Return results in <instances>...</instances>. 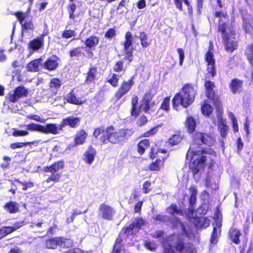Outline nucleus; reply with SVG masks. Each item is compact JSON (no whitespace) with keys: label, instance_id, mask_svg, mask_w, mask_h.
<instances>
[{"label":"nucleus","instance_id":"f257e3e1","mask_svg":"<svg viewBox=\"0 0 253 253\" xmlns=\"http://www.w3.org/2000/svg\"><path fill=\"white\" fill-rule=\"evenodd\" d=\"M193 142L191 147L188 150L186 159L192 161L194 156L201 154H208L216 157V152L211 148L216 142L215 137L206 132H195L192 136Z\"/></svg>","mask_w":253,"mask_h":253},{"label":"nucleus","instance_id":"f03ea898","mask_svg":"<svg viewBox=\"0 0 253 253\" xmlns=\"http://www.w3.org/2000/svg\"><path fill=\"white\" fill-rule=\"evenodd\" d=\"M102 134L99 138L102 145L110 142L112 144H121L128 139L133 133L131 128H122L116 130L113 125L109 126L106 128L101 126L94 129L93 136L98 139V136Z\"/></svg>","mask_w":253,"mask_h":253},{"label":"nucleus","instance_id":"7ed1b4c3","mask_svg":"<svg viewBox=\"0 0 253 253\" xmlns=\"http://www.w3.org/2000/svg\"><path fill=\"white\" fill-rule=\"evenodd\" d=\"M196 93L193 84L189 83L185 84L172 99L173 108L178 111L179 105L188 108L194 101Z\"/></svg>","mask_w":253,"mask_h":253},{"label":"nucleus","instance_id":"20e7f679","mask_svg":"<svg viewBox=\"0 0 253 253\" xmlns=\"http://www.w3.org/2000/svg\"><path fill=\"white\" fill-rule=\"evenodd\" d=\"M219 33H220L222 36V41L225 50L232 52L238 48V42L231 40V38L236 34L234 30L230 28L229 32H227L226 30H225L224 26L222 25L219 28Z\"/></svg>","mask_w":253,"mask_h":253},{"label":"nucleus","instance_id":"39448f33","mask_svg":"<svg viewBox=\"0 0 253 253\" xmlns=\"http://www.w3.org/2000/svg\"><path fill=\"white\" fill-rule=\"evenodd\" d=\"M64 167L65 162L63 160L55 162L50 166L44 167L43 170L44 172L51 173V175L48 177L45 181L47 183H50L51 181L59 182L61 174L58 171L63 169Z\"/></svg>","mask_w":253,"mask_h":253},{"label":"nucleus","instance_id":"423d86ee","mask_svg":"<svg viewBox=\"0 0 253 253\" xmlns=\"http://www.w3.org/2000/svg\"><path fill=\"white\" fill-rule=\"evenodd\" d=\"M26 128L28 130L39 131L44 134H57L59 133L58 127L55 124H48L45 126H42L40 124L31 123L26 125Z\"/></svg>","mask_w":253,"mask_h":253},{"label":"nucleus","instance_id":"0eeeda50","mask_svg":"<svg viewBox=\"0 0 253 253\" xmlns=\"http://www.w3.org/2000/svg\"><path fill=\"white\" fill-rule=\"evenodd\" d=\"M133 38L130 32L127 31L125 36V41L123 42L124 52L125 56L124 60H128L131 62L133 60V52L134 48L132 47Z\"/></svg>","mask_w":253,"mask_h":253},{"label":"nucleus","instance_id":"6e6552de","mask_svg":"<svg viewBox=\"0 0 253 253\" xmlns=\"http://www.w3.org/2000/svg\"><path fill=\"white\" fill-rule=\"evenodd\" d=\"M213 45L212 42H210V45L208 51L205 55V60L207 62V71L212 78L215 77L216 74V68L215 65V59L214 58V54L212 52Z\"/></svg>","mask_w":253,"mask_h":253},{"label":"nucleus","instance_id":"1a4fd4ad","mask_svg":"<svg viewBox=\"0 0 253 253\" xmlns=\"http://www.w3.org/2000/svg\"><path fill=\"white\" fill-rule=\"evenodd\" d=\"M134 76H132L127 81H123L114 94V97L119 100L125 94L127 93L134 84Z\"/></svg>","mask_w":253,"mask_h":253},{"label":"nucleus","instance_id":"9d476101","mask_svg":"<svg viewBox=\"0 0 253 253\" xmlns=\"http://www.w3.org/2000/svg\"><path fill=\"white\" fill-rule=\"evenodd\" d=\"M21 25L23 31L33 30L34 29V25L32 19L27 18L26 13H23L21 11H16L13 13Z\"/></svg>","mask_w":253,"mask_h":253},{"label":"nucleus","instance_id":"9b49d317","mask_svg":"<svg viewBox=\"0 0 253 253\" xmlns=\"http://www.w3.org/2000/svg\"><path fill=\"white\" fill-rule=\"evenodd\" d=\"M204 86L206 96L208 99L212 101L219 98V96L216 94L215 90L216 86L213 82L206 79L204 81Z\"/></svg>","mask_w":253,"mask_h":253},{"label":"nucleus","instance_id":"f8f14e48","mask_svg":"<svg viewBox=\"0 0 253 253\" xmlns=\"http://www.w3.org/2000/svg\"><path fill=\"white\" fill-rule=\"evenodd\" d=\"M154 94L151 90L146 92L143 96L140 108L145 113H148L150 110L151 106L154 105V102H152Z\"/></svg>","mask_w":253,"mask_h":253},{"label":"nucleus","instance_id":"ddd939ff","mask_svg":"<svg viewBox=\"0 0 253 253\" xmlns=\"http://www.w3.org/2000/svg\"><path fill=\"white\" fill-rule=\"evenodd\" d=\"M28 93V90L24 86L22 85L18 86L14 89L13 93L8 94V100L11 102L15 103L19 99L27 96Z\"/></svg>","mask_w":253,"mask_h":253},{"label":"nucleus","instance_id":"4468645a","mask_svg":"<svg viewBox=\"0 0 253 253\" xmlns=\"http://www.w3.org/2000/svg\"><path fill=\"white\" fill-rule=\"evenodd\" d=\"M65 100L70 104L76 105H82L87 101L84 95L77 96L76 92L72 89L66 96Z\"/></svg>","mask_w":253,"mask_h":253},{"label":"nucleus","instance_id":"2eb2a0df","mask_svg":"<svg viewBox=\"0 0 253 253\" xmlns=\"http://www.w3.org/2000/svg\"><path fill=\"white\" fill-rule=\"evenodd\" d=\"M191 246V243H185L184 239L178 235L174 244L173 248L179 253H188L190 251Z\"/></svg>","mask_w":253,"mask_h":253},{"label":"nucleus","instance_id":"dca6fc26","mask_svg":"<svg viewBox=\"0 0 253 253\" xmlns=\"http://www.w3.org/2000/svg\"><path fill=\"white\" fill-rule=\"evenodd\" d=\"M102 218L107 220H112L115 213V211L111 206L103 203L99 208Z\"/></svg>","mask_w":253,"mask_h":253},{"label":"nucleus","instance_id":"f3484780","mask_svg":"<svg viewBox=\"0 0 253 253\" xmlns=\"http://www.w3.org/2000/svg\"><path fill=\"white\" fill-rule=\"evenodd\" d=\"M81 118L79 117H73L72 116L66 117L63 119L59 125L60 127H58V130H62V127L64 126H69L72 128H76L79 126Z\"/></svg>","mask_w":253,"mask_h":253},{"label":"nucleus","instance_id":"a211bd4d","mask_svg":"<svg viewBox=\"0 0 253 253\" xmlns=\"http://www.w3.org/2000/svg\"><path fill=\"white\" fill-rule=\"evenodd\" d=\"M60 59L56 55H52L45 61L43 64V68L48 71L55 70L59 66Z\"/></svg>","mask_w":253,"mask_h":253},{"label":"nucleus","instance_id":"6ab92c4d","mask_svg":"<svg viewBox=\"0 0 253 253\" xmlns=\"http://www.w3.org/2000/svg\"><path fill=\"white\" fill-rule=\"evenodd\" d=\"M207 161V156L205 155H202L196 160H194L189 165V168L192 171L193 175L194 176L199 171L200 165L203 166L205 165Z\"/></svg>","mask_w":253,"mask_h":253},{"label":"nucleus","instance_id":"aec40b11","mask_svg":"<svg viewBox=\"0 0 253 253\" xmlns=\"http://www.w3.org/2000/svg\"><path fill=\"white\" fill-rule=\"evenodd\" d=\"M243 81L233 78L229 83V87L233 94H240L243 90Z\"/></svg>","mask_w":253,"mask_h":253},{"label":"nucleus","instance_id":"412c9836","mask_svg":"<svg viewBox=\"0 0 253 253\" xmlns=\"http://www.w3.org/2000/svg\"><path fill=\"white\" fill-rule=\"evenodd\" d=\"M96 151L92 145H89L84 153L83 160L88 165H91L96 156Z\"/></svg>","mask_w":253,"mask_h":253},{"label":"nucleus","instance_id":"4be33fe9","mask_svg":"<svg viewBox=\"0 0 253 253\" xmlns=\"http://www.w3.org/2000/svg\"><path fill=\"white\" fill-rule=\"evenodd\" d=\"M229 129V126L227 124L226 120L224 119L222 117H219L217 120V129L222 138H226Z\"/></svg>","mask_w":253,"mask_h":253},{"label":"nucleus","instance_id":"5701e85b","mask_svg":"<svg viewBox=\"0 0 253 253\" xmlns=\"http://www.w3.org/2000/svg\"><path fill=\"white\" fill-rule=\"evenodd\" d=\"M183 135L180 131H177L166 141V146H173L179 144L183 139Z\"/></svg>","mask_w":253,"mask_h":253},{"label":"nucleus","instance_id":"b1692460","mask_svg":"<svg viewBox=\"0 0 253 253\" xmlns=\"http://www.w3.org/2000/svg\"><path fill=\"white\" fill-rule=\"evenodd\" d=\"M213 16L214 18H219L217 27L218 32H219V28L220 26L224 25L225 27V30H227L228 28L227 24L225 22L223 21V19L224 20H229V16L228 13L227 12H223L222 10L216 11L213 14Z\"/></svg>","mask_w":253,"mask_h":253},{"label":"nucleus","instance_id":"393cba45","mask_svg":"<svg viewBox=\"0 0 253 253\" xmlns=\"http://www.w3.org/2000/svg\"><path fill=\"white\" fill-rule=\"evenodd\" d=\"M222 226L221 219H217L215 222V226L213 227L210 241L211 244H216L217 242L218 233L219 235L221 232V227Z\"/></svg>","mask_w":253,"mask_h":253},{"label":"nucleus","instance_id":"a878e982","mask_svg":"<svg viewBox=\"0 0 253 253\" xmlns=\"http://www.w3.org/2000/svg\"><path fill=\"white\" fill-rule=\"evenodd\" d=\"M62 81L58 78H53L50 79L49 83V90L51 93V95H55L57 93L58 89L62 85Z\"/></svg>","mask_w":253,"mask_h":253},{"label":"nucleus","instance_id":"bb28decb","mask_svg":"<svg viewBox=\"0 0 253 253\" xmlns=\"http://www.w3.org/2000/svg\"><path fill=\"white\" fill-rule=\"evenodd\" d=\"M241 235V231L239 229L233 227L230 228L228 233L229 239L236 245L240 243V237Z\"/></svg>","mask_w":253,"mask_h":253},{"label":"nucleus","instance_id":"cd10ccee","mask_svg":"<svg viewBox=\"0 0 253 253\" xmlns=\"http://www.w3.org/2000/svg\"><path fill=\"white\" fill-rule=\"evenodd\" d=\"M87 136V133L84 129H81L77 131L74 138V146L81 145L84 144Z\"/></svg>","mask_w":253,"mask_h":253},{"label":"nucleus","instance_id":"c85d7f7f","mask_svg":"<svg viewBox=\"0 0 253 253\" xmlns=\"http://www.w3.org/2000/svg\"><path fill=\"white\" fill-rule=\"evenodd\" d=\"M97 73V67L94 66H91L87 71L85 75L84 83L90 84L94 82L97 79L96 76Z\"/></svg>","mask_w":253,"mask_h":253},{"label":"nucleus","instance_id":"c756f323","mask_svg":"<svg viewBox=\"0 0 253 253\" xmlns=\"http://www.w3.org/2000/svg\"><path fill=\"white\" fill-rule=\"evenodd\" d=\"M173 1L175 7L179 11H182L183 10L182 5L183 3L187 6V11L189 15L190 16L193 15V7L191 5L189 0H173Z\"/></svg>","mask_w":253,"mask_h":253},{"label":"nucleus","instance_id":"7c9ffc66","mask_svg":"<svg viewBox=\"0 0 253 253\" xmlns=\"http://www.w3.org/2000/svg\"><path fill=\"white\" fill-rule=\"evenodd\" d=\"M99 42V37L92 35L89 36L85 40L84 44L85 47L87 49L89 50H94Z\"/></svg>","mask_w":253,"mask_h":253},{"label":"nucleus","instance_id":"2f4dec72","mask_svg":"<svg viewBox=\"0 0 253 253\" xmlns=\"http://www.w3.org/2000/svg\"><path fill=\"white\" fill-rule=\"evenodd\" d=\"M184 124L187 132L188 133L192 134L195 132L197 125L194 117L192 116L187 117Z\"/></svg>","mask_w":253,"mask_h":253},{"label":"nucleus","instance_id":"473e14b6","mask_svg":"<svg viewBox=\"0 0 253 253\" xmlns=\"http://www.w3.org/2000/svg\"><path fill=\"white\" fill-rule=\"evenodd\" d=\"M166 157L162 159L158 158L152 162L148 166V169L151 171H160L164 166Z\"/></svg>","mask_w":253,"mask_h":253},{"label":"nucleus","instance_id":"72a5a7b5","mask_svg":"<svg viewBox=\"0 0 253 253\" xmlns=\"http://www.w3.org/2000/svg\"><path fill=\"white\" fill-rule=\"evenodd\" d=\"M44 43V40L42 38H37L29 42L28 46L30 49L33 50H38L41 48Z\"/></svg>","mask_w":253,"mask_h":253},{"label":"nucleus","instance_id":"f704fd0d","mask_svg":"<svg viewBox=\"0 0 253 253\" xmlns=\"http://www.w3.org/2000/svg\"><path fill=\"white\" fill-rule=\"evenodd\" d=\"M150 146V142L148 139H143L140 140L137 144V152L141 155H143L146 150L148 149Z\"/></svg>","mask_w":253,"mask_h":253},{"label":"nucleus","instance_id":"c9c22d12","mask_svg":"<svg viewBox=\"0 0 253 253\" xmlns=\"http://www.w3.org/2000/svg\"><path fill=\"white\" fill-rule=\"evenodd\" d=\"M3 208L10 213H14L19 211V204L15 201H9L3 205Z\"/></svg>","mask_w":253,"mask_h":253},{"label":"nucleus","instance_id":"e433bc0d","mask_svg":"<svg viewBox=\"0 0 253 253\" xmlns=\"http://www.w3.org/2000/svg\"><path fill=\"white\" fill-rule=\"evenodd\" d=\"M245 55L253 69V43L247 45L245 50Z\"/></svg>","mask_w":253,"mask_h":253},{"label":"nucleus","instance_id":"4c0bfd02","mask_svg":"<svg viewBox=\"0 0 253 253\" xmlns=\"http://www.w3.org/2000/svg\"><path fill=\"white\" fill-rule=\"evenodd\" d=\"M59 247L61 248H70L73 246L74 242L70 239L63 237H58Z\"/></svg>","mask_w":253,"mask_h":253},{"label":"nucleus","instance_id":"58836bf2","mask_svg":"<svg viewBox=\"0 0 253 253\" xmlns=\"http://www.w3.org/2000/svg\"><path fill=\"white\" fill-rule=\"evenodd\" d=\"M24 225V221H17L15 222L12 226H3V228L6 235L10 234Z\"/></svg>","mask_w":253,"mask_h":253},{"label":"nucleus","instance_id":"ea45409f","mask_svg":"<svg viewBox=\"0 0 253 253\" xmlns=\"http://www.w3.org/2000/svg\"><path fill=\"white\" fill-rule=\"evenodd\" d=\"M42 59L40 58L30 61L27 66V70L30 72H36L39 71V66Z\"/></svg>","mask_w":253,"mask_h":253},{"label":"nucleus","instance_id":"a19ab883","mask_svg":"<svg viewBox=\"0 0 253 253\" xmlns=\"http://www.w3.org/2000/svg\"><path fill=\"white\" fill-rule=\"evenodd\" d=\"M46 248L55 249L59 246L58 237L47 239L45 243Z\"/></svg>","mask_w":253,"mask_h":253},{"label":"nucleus","instance_id":"79ce46f5","mask_svg":"<svg viewBox=\"0 0 253 253\" xmlns=\"http://www.w3.org/2000/svg\"><path fill=\"white\" fill-rule=\"evenodd\" d=\"M139 38L142 47H147L151 44V41L148 40V37L145 32H140Z\"/></svg>","mask_w":253,"mask_h":253},{"label":"nucleus","instance_id":"37998d69","mask_svg":"<svg viewBox=\"0 0 253 253\" xmlns=\"http://www.w3.org/2000/svg\"><path fill=\"white\" fill-rule=\"evenodd\" d=\"M167 210L171 215H174L175 214H183L182 211L180 209H179L177 206L175 204H171L167 208Z\"/></svg>","mask_w":253,"mask_h":253},{"label":"nucleus","instance_id":"c03bdc74","mask_svg":"<svg viewBox=\"0 0 253 253\" xmlns=\"http://www.w3.org/2000/svg\"><path fill=\"white\" fill-rule=\"evenodd\" d=\"M123 239L119 237L116 239L111 253H121V251L123 247L122 244Z\"/></svg>","mask_w":253,"mask_h":253},{"label":"nucleus","instance_id":"a18cd8bd","mask_svg":"<svg viewBox=\"0 0 253 253\" xmlns=\"http://www.w3.org/2000/svg\"><path fill=\"white\" fill-rule=\"evenodd\" d=\"M126 67L124 65V61L122 60L116 61L113 66V71L116 73L125 72L126 70Z\"/></svg>","mask_w":253,"mask_h":253},{"label":"nucleus","instance_id":"49530a36","mask_svg":"<svg viewBox=\"0 0 253 253\" xmlns=\"http://www.w3.org/2000/svg\"><path fill=\"white\" fill-rule=\"evenodd\" d=\"M213 104L215 107L216 112L217 113V120L219 117H222V114L223 113V110L222 107L221 102L219 100V97L212 100Z\"/></svg>","mask_w":253,"mask_h":253},{"label":"nucleus","instance_id":"de8ad7c7","mask_svg":"<svg viewBox=\"0 0 253 253\" xmlns=\"http://www.w3.org/2000/svg\"><path fill=\"white\" fill-rule=\"evenodd\" d=\"M120 77L121 76L116 73H113L112 74L111 77L107 80V82L113 87H116L118 86Z\"/></svg>","mask_w":253,"mask_h":253},{"label":"nucleus","instance_id":"09e8293b","mask_svg":"<svg viewBox=\"0 0 253 253\" xmlns=\"http://www.w3.org/2000/svg\"><path fill=\"white\" fill-rule=\"evenodd\" d=\"M76 5L74 2L69 3L67 6V9L69 14V18L74 19L76 18L75 12L76 9Z\"/></svg>","mask_w":253,"mask_h":253},{"label":"nucleus","instance_id":"8fccbe9b","mask_svg":"<svg viewBox=\"0 0 253 253\" xmlns=\"http://www.w3.org/2000/svg\"><path fill=\"white\" fill-rule=\"evenodd\" d=\"M170 96H167L164 98L160 105V108L165 111H169L170 110Z\"/></svg>","mask_w":253,"mask_h":253},{"label":"nucleus","instance_id":"3c124183","mask_svg":"<svg viewBox=\"0 0 253 253\" xmlns=\"http://www.w3.org/2000/svg\"><path fill=\"white\" fill-rule=\"evenodd\" d=\"M161 126L162 125H159L153 127H152L149 130L144 132L142 134V136L144 137H149L152 136H153L154 135L157 133L158 130V128L161 127Z\"/></svg>","mask_w":253,"mask_h":253},{"label":"nucleus","instance_id":"603ef678","mask_svg":"<svg viewBox=\"0 0 253 253\" xmlns=\"http://www.w3.org/2000/svg\"><path fill=\"white\" fill-rule=\"evenodd\" d=\"M201 111L204 115L209 116L212 112V107L208 103H204L201 107Z\"/></svg>","mask_w":253,"mask_h":253},{"label":"nucleus","instance_id":"864d4df0","mask_svg":"<svg viewBox=\"0 0 253 253\" xmlns=\"http://www.w3.org/2000/svg\"><path fill=\"white\" fill-rule=\"evenodd\" d=\"M36 142L35 141L27 142H14L10 144V147L12 149H15L16 148H21L24 146L34 144Z\"/></svg>","mask_w":253,"mask_h":253},{"label":"nucleus","instance_id":"5fc2aeb1","mask_svg":"<svg viewBox=\"0 0 253 253\" xmlns=\"http://www.w3.org/2000/svg\"><path fill=\"white\" fill-rule=\"evenodd\" d=\"M145 224V221L142 217H137L135 218L134 221L131 223L132 227L134 229L136 228L138 230L140 229L141 227Z\"/></svg>","mask_w":253,"mask_h":253},{"label":"nucleus","instance_id":"6e6d98bb","mask_svg":"<svg viewBox=\"0 0 253 253\" xmlns=\"http://www.w3.org/2000/svg\"><path fill=\"white\" fill-rule=\"evenodd\" d=\"M148 122V119L144 115L140 116L136 120L135 124L138 127H141L145 126Z\"/></svg>","mask_w":253,"mask_h":253},{"label":"nucleus","instance_id":"4d7b16f0","mask_svg":"<svg viewBox=\"0 0 253 253\" xmlns=\"http://www.w3.org/2000/svg\"><path fill=\"white\" fill-rule=\"evenodd\" d=\"M82 54V47L81 46L73 48L69 51V55L71 58L79 56Z\"/></svg>","mask_w":253,"mask_h":253},{"label":"nucleus","instance_id":"13d9d810","mask_svg":"<svg viewBox=\"0 0 253 253\" xmlns=\"http://www.w3.org/2000/svg\"><path fill=\"white\" fill-rule=\"evenodd\" d=\"M77 34L75 31L71 29L65 30L62 33V37L64 39H68L72 37H75Z\"/></svg>","mask_w":253,"mask_h":253},{"label":"nucleus","instance_id":"bf43d9fd","mask_svg":"<svg viewBox=\"0 0 253 253\" xmlns=\"http://www.w3.org/2000/svg\"><path fill=\"white\" fill-rule=\"evenodd\" d=\"M230 118L232 121V126L233 130L234 133L238 131L239 127L238 125V122L235 116L232 113L230 114Z\"/></svg>","mask_w":253,"mask_h":253},{"label":"nucleus","instance_id":"052dcab7","mask_svg":"<svg viewBox=\"0 0 253 253\" xmlns=\"http://www.w3.org/2000/svg\"><path fill=\"white\" fill-rule=\"evenodd\" d=\"M189 208L188 210L192 213L194 210L196 202L197 196H191L189 198Z\"/></svg>","mask_w":253,"mask_h":253},{"label":"nucleus","instance_id":"680f3d73","mask_svg":"<svg viewBox=\"0 0 253 253\" xmlns=\"http://www.w3.org/2000/svg\"><path fill=\"white\" fill-rule=\"evenodd\" d=\"M14 181L18 182L19 183L21 184L23 186L22 189L23 190H26L28 188L33 187L34 185V183L32 181H28V182L24 181V182H23V181H20V180L18 178H15L14 179Z\"/></svg>","mask_w":253,"mask_h":253},{"label":"nucleus","instance_id":"e2e57ef3","mask_svg":"<svg viewBox=\"0 0 253 253\" xmlns=\"http://www.w3.org/2000/svg\"><path fill=\"white\" fill-rule=\"evenodd\" d=\"M140 108H138L137 106H131L130 109V113L132 117L134 118L138 117L140 113Z\"/></svg>","mask_w":253,"mask_h":253},{"label":"nucleus","instance_id":"0e129e2a","mask_svg":"<svg viewBox=\"0 0 253 253\" xmlns=\"http://www.w3.org/2000/svg\"><path fill=\"white\" fill-rule=\"evenodd\" d=\"M134 228L132 227L131 224L127 226H124L122 229V233L126 236L133 234Z\"/></svg>","mask_w":253,"mask_h":253},{"label":"nucleus","instance_id":"69168bd1","mask_svg":"<svg viewBox=\"0 0 253 253\" xmlns=\"http://www.w3.org/2000/svg\"><path fill=\"white\" fill-rule=\"evenodd\" d=\"M143 191L145 194L149 193L152 189L151 187V182L149 180H147L143 184Z\"/></svg>","mask_w":253,"mask_h":253},{"label":"nucleus","instance_id":"338daca9","mask_svg":"<svg viewBox=\"0 0 253 253\" xmlns=\"http://www.w3.org/2000/svg\"><path fill=\"white\" fill-rule=\"evenodd\" d=\"M29 134V132L27 130H18L17 129H13L12 135L14 137L23 136Z\"/></svg>","mask_w":253,"mask_h":253},{"label":"nucleus","instance_id":"774afa93","mask_svg":"<svg viewBox=\"0 0 253 253\" xmlns=\"http://www.w3.org/2000/svg\"><path fill=\"white\" fill-rule=\"evenodd\" d=\"M116 35L115 30L114 28H109L105 34V37L107 39H111Z\"/></svg>","mask_w":253,"mask_h":253}]
</instances>
